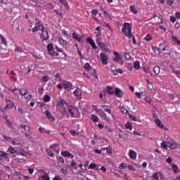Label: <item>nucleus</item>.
I'll return each instance as SVG.
<instances>
[{"label": "nucleus", "mask_w": 180, "mask_h": 180, "mask_svg": "<svg viewBox=\"0 0 180 180\" xmlns=\"http://www.w3.org/2000/svg\"><path fill=\"white\" fill-rule=\"evenodd\" d=\"M72 37L75 40H77V41H81V40H82V37H81V36H79V34H77V32L72 33Z\"/></svg>", "instance_id": "obj_12"}, {"label": "nucleus", "mask_w": 180, "mask_h": 180, "mask_svg": "<svg viewBox=\"0 0 180 180\" xmlns=\"http://www.w3.org/2000/svg\"><path fill=\"white\" fill-rule=\"evenodd\" d=\"M39 133H47V131L44 129V128L39 127Z\"/></svg>", "instance_id": "obj_64"}, {"label": "nucleus", "mask_w": 180, "mask_h": 180, "mask_svg": "<svg viewBox=\"0 0 180 180\" xmlns=\"http://www.w3.org/2000/svg\"><path fill=\"white\" fill-rule=\"evenodd\" d=\"M8 151L11 154H16V150H15L12 146L8 147Z\"/></svg>", "instance_id": "obj_33"}, {"label": "nucleus", "mask_w": 180, "mask_h": 180, "mask_svg": "<svg viewBox=\"0 0 180 180\" xmlns=\"http://www.w3.org/2000/svg\"><path fill=\"white\" fill-rule=\"evenodd\" d=\"M120 112H122V113H123L124 115H126V113H127V110L123 107H121Z\"/></svg>", "instance_id": "obj_48"}, {"label": "nucleus", "mask_w": 180, "mask_h": 180, "mask_svg": "<svg viewBox=\"0 0 180 180\" xmlns=\"http://www.w3.org/2000/svg\"><path fill=\"white\" fill-rule=\"evenodd\" d=\"M89 168H90V169H95V168H96V164H95V163L90 164Z\"/></svg>", "instance_id": "obj_54"}, {"label": "nucleus", "mask_w": 180, "mask_h": 180, "mask_svg": "<svg viewBox=\"0 0 180 180\" xmlns=\"http://www.w3.org/2000/svg\"><path fill=\"white\" fill-rule=\"evenodd\" d=\"M129 158L131 160H136V158H137V153L133 150H129Z\"/></svg>", "instance_id": "obj_10"}, {"label": "nucleus", "mask_w": 180, "mask_h": 180, "mask_svg": "<svg viewBox=\"0 0 180 180\" xmlns=\"http://www.w3.org/2000/svg\"><path fill=\"white\" fill-rule=\"evenodd\" d=\"M152 49L155 51V54H160V53L161 52V44H160L159 48H158L157 46H153Z\"/></svg>", "instance_id": "obj_17"}, {"label": "nucleus", "mask_w": 180, "mask_h": 180, "mask_svg": "<svg viewBox=\"0 0 180 180\" xmlns=\"http://www.w3.org/2000/svg\"><path fill=\"white\" fill-rule=\"evenodd\" d=\"M162 148H164L165 150H168V145H167V143L165 142H162L161 144H160Z\"/></svg>", "instance_id": "obj_38"}, {"label": "nucleus", "mask_w": 180, "mask_h": 180, "mask_svg": "<svg viewBox=\"0 0 180 180\" xmlns=\"http://www.w3.org/2000/svg\"><path fill=\"white\" fill-rule=\"evenodd\" d=\"M147 88L150 90L152 91L153 86V84H151V82H148V84H147Z\"/></svg>", "instance_id": "obj_49"}, {"label": "nucleus", "mask_w": 180, "mask_h": 180, "mask_svg": "<svg viewBox=\"0 0 180 180\" xmlns=\"http://www.w3.org/2000/svg\"><path fill=\"white\" fill-rule=\"evenodd\" d=\"M58 41L60 43V44H61V46H63V47H65L67 46V41L65 40L64 39H63L62 37H60L58 39Z\"/></svg>", "instance_id": "obj_13"}, {"label": "nucleus", "mask_w": 180, "mask_h": 180, "mask_svg": "<svg viewBox=\"0 0 180 180\" xmlns=\"http://www.w3.org/2000/svg\"><path fill=\"white\" fill-rule=\"evenodd\" d=\"M144 72L146 74H150L151 75V69H150V68H144Z\"/></svg>", "instance_id": "obj_51"}, {"label": "nucleus", "mask_w": 180, "mask_h": 180, "mask_svg": "<svg viewBox=\"0 0 180 180\" xmlns=\"http://www.w3.org/2000/svg\"><path fill=\"white\" fill-rule=\"evenodd\" d=\"M124 56L125 57V58H127V60H130V58H131V56H130V54L127 53H124Z\"/></svg>", "instance_id": "obj_58"}, {"label": "nucleus", "mask_w": 180, "mask_h": 180, "mask_svg": "<svg viewBox=\"0 0 180 180\" xmlns=\"http://www.w3.org/2000/svg\"><path fill=\"white\" fill-rule=\"evenodd\" d=\"M1 36V41L3 44H4L6 46H8V44L6 43V39H5V37H4V36L0 35Z\"/></svg>", "instance_id": "obj_35"}, {"label": "nucleus", "mask_w": 180, "mask_h": 180, "mask_svg": "<svg viewBox=\"0 0 180 180\" xmlns=\"http://www.w3.org/2000/svg\"><path fill=\"white\" fill-rule=\"evenodd\" d=\"M68 113H69L70 117H74V112L72 111V109L71 108H69L68 109Z\"/></svg>", "instance_id": "obj_36"}, {"label": "nucleus", "mask_w": 180, "mask_h": 180, "mask_svg": "<svg viewBox=\"0 0 180 180\" xmlns=\"http://www.w3.org/2000/svg\"><path fill=\"white\" fill-rule=\"evenodd\" d=\"M122 33H124L125 36L128 37L129 39L132 37V41L134 44H137V41H136V37L134 36H131V26H130V24L129 22H125L124 24L123 28H122Z\"/></svg>", "instance_id": "obj_1"}, {"label": "nucleus", "mask_w": 180, "mask_h": 180, "mask_svg": "<svg viewBox=\"0 0 180 180\" xmlns=\"http://www.w3.org/2000/svg\"><path fill=\"white\" fill-rule=\"evenodd\" d=\"M12 144H13V146H20V144H22V141L14 139L12 141Z\"/></svg>", "instance_id": "obj_19"}, {"label": "nucleus", "mask_w": 180, "mask_h": 180, "mask_svg": "<svg viewBox=\"0 0 180 180\" xmlns=\"http://www.w3.org/2000/svg\"><path fill=\"white\" fill-rule=\"evenodd\" d=\"M37 26L38 27V30H41V32H44L46 30H44L45 27H44V26H43V24H41V25H37Z\"/></svg>", "instance_id": "obj_42"}, {"label": "nucleus", "mask_w": 180, "mask_h": 180, "mask_svg": "<svg viewBox=\"0 0 180 180\" xmlns=\"http://www.w3.org/2000/svg\"><path fill=\"white\" fill-rule=\"evenodd\" d=\"M61 171L63 174H64V175H67V174H68V171L67 170V167H62Z\"/></svg>", "instance_id": "obj_44"}, {"label": "nucleus", "mask_w": 180, "mask_h": 180, "mask_svg": "<svg viewBox=\"0 0 180 180\" xmlns=\"http://www.w3.org/2000/svg\"><path fill=\"white\" fill-rule=\"evenodd\" d=\"M73 94L77 98H79V96H81V89L79 88H77L75 91L73 92Z\"/></svg>", "instance_id": "obj_14"}, {"label": "nucleus", "mask_w": 180, "mask_h": 180, "mask_svg": "<svg viewBox=\"0 0 180 180\" xmlns=\"http://www.w3.org/2000/svg\"><path fill=\"white\" fill-rule=\"evenodd\" d=\"M57 105H58V106H60V108H63V106L67 105V102L64 101V99L60 98V101L58 102Z\"/></svg>", "instance_id": "obj_16"}, {"label": "nucleus", "mask_w": 180, "mask_h": 180, "mask_svg": "<svg viewBox=\"0 0 180 180\" xmlns=\"http://www.w3.org/2000/svg\"><path fill=\"white\" fill-rule=\"evenodd\" d=\"M48 53H49V54H50V56H51L53 57L55 54L54 49L48 50Z\"/></svg>", "instance_id": "obj_60"}, {"label": "nucleus", "mask_w": 180, "mask_h": 180, "mask_svg": "<svg viewBox=\"0 0 180 180\" xmlns=\"http://www.w3.org/2000/svg\"><path fill=\"white\" fill-rule=\"evenodd\" d=\"M44 113L46 115V116L49 118L51 120V122H55L56 121V118H54V117L53 116V115L51 114V112H50V111L46 110L44 111Z\"/></svg>", "instance_id": "obj_8"}, {"label": "nucleus", "mask_w": 180, "mask_h": 180, "mask_svg": "<svg viewBox=\"0 0 180 180\" xmlns=\"http://www.w3.org/2000/svg\"><path fill=\"white\" fill-rule=\"evenodd\" d=\"M122 55H117L115 56V58H114V61H116V63H119L120 61V60H122Z\"/></svg>", "instance_id": "obj_29"}, {"label": "nucleus", "mask_w": 180, "mask_h": 180, "mask_svg": "<svg viewBox=\"0 0 180 180\" xmlns=\"http://www.w3.org/2000/svg\"><path fill=\"white\" fill-rule=\"evenodd\" d=\"M106 91L110 95H113V94H115V90H113V87L112 86H107Z\"/></svg>", "instance_id": "obj_18"}, {"label": "nucleus", "mask_w": 180, "mask_h": 180, "mask_svg": "<svg viewBox=\"0 0 180 180\" xmlns=\"http://www.w3.org/2000/svg\"><path fill=\"white\" fill-rule=\"evenodd\" d=\"M129 9H130L131 12H132V13H134V15H137L138 11H137V9L136 8L135 5L130 6Z\"/></svg>", "instance_id": "obj_15"}, {"label": "nucleus", "mask_w": 180, "mask_h": 180, "mask_svg": "<svg viewBox=\"0 0 180 180\" xmlns=\"http://www.w3.org/2000/svg\"><path fill=\"white\" fill-rule=\"evenodd\" d=\"M87 41L88 43H89V44H91L94 50L98 49V46H96V44H95V41H94V39H92V38H88Z\"/></svg>", "instance_id": "obj_6"}, {"label": "nucleus", "mask_w": 180, "mask_h": 180, "mask_svg": "<svg viewBox=\"0 0 180 180\" xmlns=\"http://www.w3.org/2000/svg\"><path fill=\"white\" fill-rule=\"evenodd\" d=\"M115 96L117 98H122V96H123V91H122V90L120 89H119L118 87H116L115 90Z\"/></svg>", "instance_id": "obj_7"}, {"label": "nucleus", "mask_w": 180, "mask_h": 180, "mask_svg": "<svg viewBox=\"0 0 180 180\" xmlns=\"http://www.w3.org/2000/svg\"><path fill=\"white\" fill-rule=\"evenodd\" d=\"M100 56H101V61L103 63V64H105L106 65V64H108V56H106L105 53H100Z\"/></svg>", "instance_id": "obj_9"}, {"label": "nucleus", "mask_w": 180, "mask_h": 180, "mask_svg": "<svg viewBox=\"0 0 180 180\" xmlns=\"http://www.w3.org/2000/svg\"><path fill=\"white\" fill-rule=\"evenodd\" d=\"M153 177L154 179L155 180H159L160 179V176H158V173H155L153 175Z\"/></svg>", "instance_id": "obj_59"}, {"label": "nucleus", "mask_w": 180, "mask_h": 180, "mask_svg": "<svg viewBox=\"0 0 180 180\" xmlns=\"http://www.w3.org/2000/svg\"><path fill=\"white\" fill-rule=\"evenodd\" d=\"M173 142H174L171 138H168L167 139V143L169 144V146H170V144H172Z\"/></svg>", "instance_id": "obj_62"}, {"label": "nucleus", "mask_w": 180, "mask_h": 180, "mask_svg": "<svg viewBox=\"0 0 180 180\" xmlns=\"http://www.w3.org/2000/svg\"><path fill=\"white\" fill-rule=\"evenodd\" d=\"M4 119L6 120V124L8 125L9 129H15L13 127V123L8 120V117H4Z\"/></svg>", "instance_id": "obj_11"}, {"label": "nucleus", "mask_w": 180, "mask_h": 180, "mask_svg": "<svg viewBox=\"0 0 180 180\" xmlns=\"http://www.w3.org/2000/svg\"><path fill=\"white\" fill-rule=\"evenodd\" d=\"M38 92L39 94H40L41 95H43V92H44V89H43V87H39L38 89Z\"/></svg>", "instance_id": "obj_61"}, {"label": "nucleus", "mask_w": 180, "mask_h": 180, "mask_svg": "<svg viewBox=\"0 0 180 180\" xmlns=\"http://www.w3.org/2000/svg\"><path fill=\"white\" fill-rule=\"evenodd\" d=\"M96 41H97L98 46H99L100 47H101L102 50H105V51H106V48H103V45H104L105 44L101 43L98 39H96Z\"/></svg>", "instance_id": "obj_34"}, {"label": "nucleus", "mask_w": 180, "mask_h": 180, "mask_svg": "<svg viewBox=\"0 0 180 180\" xmlns=\"http://www.w3.org/2000/svg\"><path fill=\"white\" fill-rule=\"evenodd\" d=\"M155 123H156L157 126H158V127H160L161 129H162V127H164V124H162V123H161V120H155Z\"/></svg>", "instance_id": "obj_26"}, {"label": "nucleus", "mask_w": 180, "mask_h": 180, "mask_svg": "<svg viewBox=\"0 0 180 180\" xmlns=\"http://www.w3.org/2000/svg\"><path fill=\"white\" fill-rule=\"evenodd\" d=\"M172 169L173 171H174L175 174H176L178 172V166L176 165H175V163H173L172 165Z\"/></svg>", "instance_id": "obj_30"}, {"label": "nucleus", "mask_w": 180, "mask_h": 180, "mask_svg": "<svg viewBox=\"0 0 180 180\" xmlns=\"http://www.w3.org/2000/svg\"><path fill=\"white\" fill-rule=\"evenodd\" d=\"M68 167L69 168H73V169H78V167H77V163L74 160L72 161L71 164Z\"/></svg>", "instance_id": "obj_21"}, {"label": "nucleus", "mask_w": 180, "mask_h": 180, "mask_svg": "<svg viewBox=\"0 0 180 180\" xmlns=\"http://www.w3.org/2000/svg\"><path fill=\"white\" fill-rule=\"evenodd\" d=\"M129 117L131 120H133L134 122H137V118L136 117V116H134L131 114H129Z\"/></svg>", "instance_id": "obj_37"}, {"label": "nucleus", "mask_w": 180, "mask_h": 180, "mask_svg": "<svg viewBox=\"0 0 180 180\" xmlns=\"http://www.w3.org/2000/svg\"><path fill=\"white\" fill-rule=\"evenodd\" d=\"M91 119H92V120H93L95 123L99 122V118L98 117V116H96V115H91Z\"/></svg>", "instance_id": "obj_31"}, {"label": "nucleus", "mask_w": 180, "mask_h": 180, "mask_svg": "<svg viewBox=\"0 0 180 180\" xmlns=\"http://www.w3.org/2000/svg\"><path fill=\"white\" fill-rule=\"evenodd\" d=\"M0 157H3V158L8 159V157H9V155H8V153L0 150Z\"/></svg>", "instance_id": "obj_27"}, {"label": "nucleus", "mask_w": 180, "mask_h": 180, "mask_svg": "<svg viewBox=\"0 0 180 180\" xmlns=\"http://www.w3.org/2000/svg\"><path fill=\"white\" fill-rule=\"evenodd\" d=\"M40 39L42 41H49L50 36L49 35V31H47V30L41 32L40 34Z\"/></svg>", "instance_id": "obj_4"}, {"label": "nucleus", "mask_w": 180, "mask_h": 180, "mask_svg": "<svg viewBox=\"0 0 180 180\" xmlns=\"http://www.w3.org/2000/svg\"><path fill=\"white\" fill-rule=\"evenodd\" d=\"M127 67L129 71H133V66L131 65V63L127 64Z\"/></svg>", "instance_id": "obj_57"}, {"label": "nucleus", "mask_w": 180, "mask_h": 180, "mask_svg": "<svg viewBox=\"0 0 180 180\" xmlns=\"http://www.w3.org/2000/svg\"><path fill=\"white\" fill-rule=\"evenodd\" d=\"M150 20H152L150 23L151 25H159L160 23H162V20L158 17L157 15H155L153 17L150 18Z\"/></svg>", "instance_id": "obj_5"}, {"label": "nucleus", "mask_w": 180, "mask_h": 180, "mask_svg": "<svg viewBox=\"0 0 180 180\" xmlns=\"http://www.w3.org/2000/svg\"><path fill=\"white\" fill-rule=\"evenodd\" d=\"M125 127L128 130H133V125H131V123L130 122H127V124H125Z\"/></svg>", "instance_id": "obj_25"}, {"label": "nucleus", "mask_w": 180, "mask_h": 180, "mask_svg": "<svg viewBox=\"0 0 180 180\" xmlns=\"http://www.w3.org/2000/svg\"><path fill=\"white\" fill-rule=\"evenodd\" d=\"M174 74H175L176 75V77H178V78H179L180 79V72L179 70H173Z\"/></svg>", "instance_id": "obj_53"}, {"label": "nucleus", "mask_w": 180, "mask_h": 180, "mask_svg": "<svg viewBox=\"0 0 180 180\" xmlns=\"http://www.w3.org/2000/svg\"><path fill=\"white\" fill-rule=\"evenodd\" d=\"M47 81H49V77L48 76H43L41 78V82H47Z\"/></svg>", "instance_id": "obj_40"}, {"label": "nucleus", "mask_w": 180, "mask_h": 180, "mask_svg": "<svg viewBox=\"0 0 180 180\" xmlns=\"http://www.w3.org/2000/svg\"><path fill=\"white\" fill-rule=\"evenodd\" d=\"M177 147H178V143L176 142H175V141L173 142L172 143L169 144V148L171 150H175V149L177 148Z\"/></svg>", "instance_id": "obj_20"}, {"label": "nucleus", "mask_w": 180, "mask_h": 180, "mask_svg": "<svg viewBox=\"0 0 180 180\" xmlns=\"http://www.w3.org/2000/svg\"><path fill=\"white\" fill-rule=\"evenodd\" d=\"M124 71L122 69H117L114 75H117V74H123Z\"/></svg>", "instance_id": "obj_46"}, {"label": "nucleus", "mask_w": 180, "mask_h": 180, "mask_svg": "<svg viewBox=\"0 0 180 180\" xmlns=\"http://www.w3.org/2000/svg\"><path fill=\"white\" fill-rule=\"evenodd\" d=\"M43 23H41V21L40 20V19H36L35 20V25L36 26H39L40 25H42Z\"/></svg>", "instance_id": "obj_52"}, {"label": "nucleus", "mask_w": 180, "mask_h": 180, "mask_svg": "<svg viewBox=\"0 0 180 180\" xmlns=\"http://www.w3.org/2000/svg\"><path fill=\"white\" fill-rule=\"evenodd\" d=\"M57 88H58V89H63V88H64V89H67V91H71L74 89L75 86L72 85L71 82L65 81L63 82V84H58Z\"/></svg>", "instance_id": "obj_2"}, {"label": "nucleus", "mask_w": 180, "mask_h": 180, "mask_svg": "<svg viewBox=\"0 0 180 180\" xmlns=\"http://www.w3.org/2000/svg\"><path fill=\"white\" fill-rule=\"evenodd\" d=\"M160 68L158 66H155L153 68V72L156 75H158V74H160Z\"/></svg>", "instance_id": "obj_23"}, {"label": "nucleus", "mask_w": 180, "mask_h": 180, "mask_svg": "<svg viewBox=\"0 0 180 180\" xmlns=\"http://www.w3.org/2000/svg\"><path fill=\"white\" fill-rule=\"evenodd\" d=\"M20 127H22V129H24V130H25V131H28L30 132V128L27 127L26 125H20Z\"/></svg>", "instance_id": "obj_41"}, {"label": "nucleus", "mask_w": 180, "mask_h": 180, "mask_svg": "<svg viewBox=\"0 0 180 180\" xmlns=\"http://www.w3.org/2000/svg\"><path fill=\"white\" fill-rule=\"evenodd\" d=\"M116 67L115 66V65H112L111 66V71H112V72H113V74H114V75H115V72H116Z\"/></svg>", "instance_id": "obj_63"}, {"label": "nucleus", "mask_w": 180, "mask_h": 180, "mask_svg": "<svg viewBox=\"0 0 180 180\" xmlns=\"http://www.w3.org/2000/svg\"><path fill=\"white\" fill-rule=\"evenodd\" d=\"M13 93L14 94V95H15L16 96H19V89H14L13 90Z\"/></svg>", "instance_id": "obj_50"}, {"label": "nucleus", "mask_w": 180, "mask_h": 180, "mask_svg": "<svg viewBox=\"0 0 180 180\" xmlns=\"http://www.w3.org/2000/svg\"><path fill=\"white\" fill-rule=\"evenodd\" d=\"M42 179L50 180V177L49 176V174H47V173H44V174L42 175Z\"/></svg>", "instance_id": "obj_39"}, {"label": "nucleus", "mask_w": 180, "mask_h": 180, "mask_svg": "<svg viewBox=\"0 0 180 180\" xmlns=\"http://www.w3.org/2000/svg\"><path fill=\"white\" fill-rule=\"evenodd\" d=\"M47 49H48V51H49V50H54V47H53V44H48Z\"/></svg>", "instance_id": "obj_55"}, {"label": "nucleus", "mask_w": 180, "mask_h": 180, "mask_svg": "<svg viewBox=\"0 0 180 180\" xmlns=\"http://www.w3.org/2000/svg\"><path fill=\"white\" fill-rule=\"evenodd\" d=\"M134 68L136 70H139L140 69V61L136 60L134 63Z\"/></svg>", "instance_id": "obj_24"}, {"label": "nucleus", "mask_w": 180, "mask_h": 180, "mask_svg": "<svg viewBox=\"0 0 180 180\" xmlns=\"http://www.w3.org/2000/svg\"><path fill=\"white\" fill-rule=\"evenodd\" d=\"M172 39L173 40V41H176V43H177V44H180V41L179 39H177L176 37L175 36H172Z\"/></svg>", "instance_id": "obj_43"}, {"label": "nucleus", "mask_w": 180, "mask_h": 180, "mask_svg": "<svg viewBox=\"0 0 180 180\" xmlns=\"http://www.w3.org/2000/svg\"><path fill=\"white\" fill-rule=\"evenodd\" d=\"M101 108H103L105 112H108V113H112V110L110 109V107L108 105H102Z\"/></svg>", "instance_id": "obj_22"}, {"label": "nucleus", "mask_w": 180, "mask_h": 180, "mask_svg": "<svg viewBox=\"0 0 180 180\" xmlns=\"http://www.w3.org/2000/svg\"><path fill=\"white\" fill-rule=\"evenodd\" d=\"M106 152L108 153V154H112V148L110 146L106 148Z\"/></svg>", "instance_id": "obj_56"}, {"label": "nucleus", "mask_w": 180, "mask_h": 180, "mask_svg": "<svg viewBox=\"0 0 180 180\" xmlns=\"http://www.w3.org/2000/svg\"><path fill=\"white\" fill-rule=\"evenodd\" d=\"M19 94H20L22 96H24L25 99H27V101H30V99H32V94H30V92H29L27 89H19Z\"/></svg>", "instance_id": "obj_3"}, {"label": "nucleus", "mask_w": 180, "mask_h": 180, "mask_svg": "<svg viewBox=\"0 0 180 180\" xmlns=\"http://www.w3.org/2000/svg\"><path fill=\"white\" fill-rule=\"evenodd\" d=\"M62 155H63L64 157H71V154L70 152L68 151H63L61 153Z\"/></svg>", "instance_id": "obj_32"}, {"label": "nucleus", "mask_w": 180, "mask_h": 180, "mask_svg": "<svg viewBox=\"0 0 180 180\" xmlns=\"http://www.w3.org/2000/svg\"><path fill=\"white\" fill-rule=\"evenodd\" d=\"M50 96L49 95H46L44 97V102H50Z\"/></svg>", "instance_id": "obj_45"}, {"label": "nucleus", "mask_w": 180, "mask_h": 180, "mask_svg": "<svg viewBox=\"0 0 180 180\" xmlns=\"http://www.w3.org/2000/svg\"><path fill=\"white\" fill-rule=\"evenodd\" d=\"M84 69L86 70V71H89L91 70V65L89 63H86L84 65Z\"/></svg>", "instance_id": "obj_47"}, {"label": "nucleus", "mask_w": 180, "mask_h": 180, "mask_svg": "<svg viewBox=\"0 0 180 180\" xmlns=\"http://www.w3.org/2000/svg\"><path fill=\"white\" fill-rule=\"evenodd\" d=\"M162 51H167V52H163V54H168L169 56H171V50L167 49V47L163 48Z\"/></svg>", "instance_id": "obj_28"}]
</instances>
